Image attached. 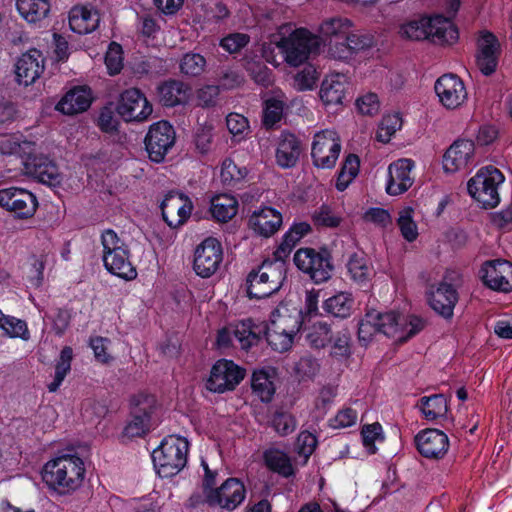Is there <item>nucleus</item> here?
<instances>
[{
  "label": "nucleus",
  "mask_w": 512,
  "mask_h": 512,
  "mask_svg": "<svg viewBox=\"0 0 512 512\" xmlns=\"http://www.w3.org/2000/svg\"><path fill=\"white\" fill-rule=\"evenodd\" d=\"M267 467L282 476L288 477L294 473V465L291 456L284 450H267L265 453Z\"/></svg>",
  "instance_id": "37998d69"
},
{
  "label": "nucleus",
  "mask_w": 512,
  "mask_h": 512,
  "mask_svg": "<svg viewBox=\"0 0 512 512\" xmlns=\"http://www.w3.org/2000/svg\"><path fill=\"white\" fill-rule=\"evenodd\" d=\"M73 351L71 347H64L61 350L55 367L54 379L48 384L49 392H56L71 369Z\"/></svg>",
  "instance_id": "de8ad7c7"
},
{
  "label": "nucleus",
  "mask_w": 512,
  "mask_h": 512,
  "mask_svg": "<svg viewBox=\"0 0 512 512\" xmlns=\"http://www.w3.org/2000/svg\"><path fill=\"white\" fill-rule=\"evenodd\" d=\"M459 33L454 23L441 15L431 17L430 39L437 44L452 45L458 41Z\"/></svg>",
  "instance_id": "f704fd0d"
},
{
  "label": "nucleus",
  "mask_w": 512,
  "mask_h": 512,
  "mask_svg": "<svg viewBox=\"0 0 512 512\" xmlns=\"http://www.w3.org/2000/svg\"><path fill=\"white\" fill-rule=\"evenodd\" d=\"M131 415L158 426L162 421V408L155 395L147 392H137L130 398Z\"/></svg>",
  "instance_id": "a878e982"
},
{
  "label": "nucleus",
  "mask_w": 512,
  "mask_h": 512,
  "mask_svg": "<svg viewBox=\"0 0 512 512\" xmlns=\"http://www.w3.org/2000/svg\"><path fill=\"white\" fill-rule=\"evenodd\" d=\"M300 143L295 135L282 133L276 149V162L283 168L293 167L300 156Z\"/></svg>",
  "instance_id": "473e14b6"
},
{
  "label": "nucleus",
  "mask_w": 512,
  "mask_h": 512,
  "mask_svg": "<svg viewBox=\"0 0 512 512\" xmlns=\"http://www.w3.org/2000/svg\"><path fill=\"white\" fill-rule=\"evenodd\" d=\"M116 112L125 122L141 123L150 118L153 107L139 89L129 88L119 95Z\"/></svg>",
  "instance_id": "6e6552de"
},
{
  "label": "nucleus",
  "mask_w": 512,
  "mask_h": 512,
  "mask_svg": "<svg viewBox=\"0 0 512 512\" xmlns=\"http://www.w3.org/2000/svg\"><path fill=\"white\" fill-rule=\"evenodd\" d=\"M296 334L290 332H282L281 330L266 327V339L268 344L278 352L288 351L294 341Z\"/></svg>",
  "instance_id": "864d4df0"
},
{
  "label": "nucleus",
  "mask_w": 512,
  "mask_h": 512,
  "mask_svg": "<svg viewBox=\"0 0 512 512\" xmlns=\"http://www.w3.org/2000/svg\"><path fill=\"white\" fill-rule=\"evenodd\" d=\"M34 150V144L28 141H20V138L14 135H4L0 137V153L3 155H19L21 162Z\"/></svg>",
  "instance_id": "c03bdc74"
},
{
  "label": "nucleus",
  "mask_w": 512,
  "mask_h": 512,
  "mask_svg": "<svg viewBox=\"0 0 512 512\" xmlns=\"http://www.w3.org/2000/svg\"><path fill=\"white\" fill-rule=\"evenodd\" d=\"M307 341L312 347H324L330 341V327L325 322L314 323L307 333Z\"/></svg>",
  "instance_id": "680f3d73"
},
{
  "label": "nucleus",
  "mask_w": 512,
  "mask_h": 512,
  "mask_svg": "<svg viewBox=\"0 0 512 512\" xmlns=\"http://www.w3.org/2000/svg\"><path fill=\"white\" fill-rule=\"evenodd\" d=\"M284 103L277 98H270L265 101L263 122L265 126L272 127L282 118Z\"/></svg>",
  "instance_id": "774afa93"
},
{
  "label": "nucleus",
  "mask_w": 512,
  "mask_h": 512,
  "mask_svg": "<svg viewBox=\"0 0 512 512\" xmlns=\"http://www.w3.org/2000/svg\"><path fill=\"white\" fill-rule=\"evenodd\" d=\"M475 164V145L471 140L454 141L445 151L442 166L445 173L469 170Z\"/></svg>",
  "instance_id": "4468645a"
},
{
  "label": "nucleus",
  "mask_w": 512,
  "mask_h": 512,
  "mask_svg": "<svg viewBox=\"0 0 512 512\" xmlns=\"http://www.w3.org/2000/svg\"><path fill=\"white\" fill-rule=\"evenodd\" d=\"M247 169L238 167L231 159H225L220 168V178L225 185H235L247 176Z\"/></svg>",
  "instance_id": "6e6d98bb"
},
{
  "label": "nucleus",
  "mask_w": 512,
  "mask_h": 512,
  "mask_svg": "<svg viewBox=\"0 0 512 512\" xmlns=\"http://www.w3.org/2000/svg\"><path fill=\"white\" fill-rule=\"evenodd\" d=\"M45 68V59L41 51L30 49L23 53L15 63L16 81L29 86L36 82Z\"/></svg>",
  "instance_id": "4be33fe9"
},
{
  "label": "nucleus",
  "mask_w": 512,
  "mask_h": 512,
  "mask_svg": "<svg viewBox=\"0 0 512 512\" xmlns=\"http://www.w3.org/2000/svg\"><path fill=\"white\" fill-rule=\"evenodd\" d=\"M360 161L358 156L349 154L341 167L336 181V188L344 191L359 173Z\"/></svg>",
  "instance_id": "09e8293b"
},
{
  "label": "nucleus",
  "mask_w": 512,
  "mask_h": 512,
  "mask_svg": "<svg viewBox=\"0 0 512 512\" xmlns=\"http://www.w3.org/2000/svg\"><path fill=\"white\" fill-rule=\"evenodd\" d=\"M348 77L342 73L327 75L322 81L319 96L322 103L327 107L342 105L348 89Z\"/></svg>",
  "instance_id": "b1692460"
},
{
  "label": "nucleus",
  "mask_w": 512,
  "mask_h": 512,
  "mask_svg": "<svg viewBox=\"0 0 512 512\" xmlns=\"http://www.w3.org/2000/svg\"><path fill=\"white\" fill-rule=\"evenodd\" d=\"M158 95L164 106L172 107L187 100L188 89L182 82L167 81L158 87Z\"/></svg>",
  "instance_id": "58836bf2"
},
{
  "label": "nucleus",
  "mask_w": 512,
  "mask_h": 512,
  "mask_svg": "<svg viewBox=\"0 0 512 512\" xmlns=\"http://www.w3.org/2000/svg\"><path fill=\"white\" fill-rule=\"evenodd\" d=\"M315 225L320 227L335 228L340 225L342 218L333 208L322 205L312 215Z\"/></svg>",
  "instance_id": "052dcab7"
},
{
  "label": "nucleus",
  "mask_w": 512,
  "mask_h": 512,
  "mask_svg": "<svg viewBox=\"0 0 512 512\" xmlns=\"http://www.w3.org/2000/svg\"><path fill=\"white\" fill-rule=\"evenodd\" d=\"M341 140L338 133L331 129L322 130L314 135L311 156L316 167L333 168L341 152Z\"/></svg>",
  "instance_id": "1a4fd4ad"
},
{
  "label": "nucleus",
  "mask_w": 512,
  "mask_h": 512,
  "mask_svg": "<svg viewBox=\"0 0 512 512\" xmlns=\"http://www.w3.org/2000/svg\"><path fill=\"white\" fill-rule=\"evenodd\" d=\"M223 261L221 243L213 237L203 240L195 249L193 269L202 278L213 276Z\"/></svg>",
  "instance_id": "ddd939ff"
},
{
  "label": "nucleus",
  "mask_w": 512,
  "mask_h": 512,
  "mask_svg": "<svg viewBox=\"0 0 512 512\" xmlns=\"http://www.w3.org/2000/svg\"><path fill=\"white\" fill-rule=\"evenodd\" d=\"M294 369L300 380H310L318 374L320 365L316 359L304 356L299 359Z\"/></svg>",
  "instance_id": "338daca9"
},
{
  "label": "nucleus",
  "mask_w": 512,
  "mask_h": 512,
  "mask_svg": "<svg viewBox=\"0 0 512 512\" xmlns=\"http://www.w3.org/2000/svg\"><path fill=\"white\" fill-rule=\"evenodd\" d=\"M176 134L167 121L153 123L145 136V148L150 160L160 163L175 144Z\"/></svg>",
  "instance_id": "9b49d317"
},
{
  "label": "nucleus",
  "mask_w": 512,
  "mask_h": 512,
  "mask_svg": "<svg viewBox=\"0 0 512 512\" xmlns=\"http://www.w3.org/2000/svg\"><path fill=\"white\" fill-rule=\"evenodd\" d=\"M482 279L488 287L501 292L512 290V263L506 260L486 262L481 269Z\"/></svg>",
  "instance_id": "5701e85b"
},
{
  "label": "nucleus",
  "mask_w": 512,
  "mask_h": 512,
  "mask_svg": "<svg viewBox=\"0 0 512 512\" xmlns=\"http://www.w3.org/2000/svg\"><path fill=\"white\" fill-rule=\"evenodd\" d=\"M355 300L351 293L340 291L327 298L322 305L323 310L330 316L345 319L352 315Z\"/></svg>",
  "instance_id": "c9c22d12"
},
{
  "label": "nucleus",
  "mask_w": 512,
  "mask_h": 512,
  "mask_svg": "<svg viewBox=\"0 0 512 512\" xmlns=\"http://www.w3.org/2000/svg\"><path fill=\"white\" fill-rule=\"evenodd\" d=\"M311 231V226L307 222L294 223L283 235L282 242L275 252V256H281L283 259L292 248Z\"/></svg>",
  "instance_id": "a19ab883"
},
{
  "label": "nucleus",
  "mask_w": 512,
  "mask_h": 512,
  "mask_svg": "<svg viewBox=\"0 0 512 512\" xmlns=\"http://www.w3.org/2000/svg\"><path fill=\"white\" fill-rule=\"evenodd\" d=\"M401 127L402 117L399 113L386 114L378 126L376 138L379 142L388 143Z\"/></svg>",
  "instance_id": "3c124183"
},
{
  "label": "nucleus",
  "mask_w": 512,
  "mask_h": 512,
  "mask_svg": "<svg viewBox=\"0 0 512 512\" xmlns=\"http://www.w3.org/2000/svg\"><path fill=\"white\" fill-rule=\"evenodd\" d=\"M275 371L273 369H259L253 372L251 387L259 399L270 402L275 394Z\"/></svg>",
  "instance_id": "e433bc0d"
},
{
  "label": "nucleus",
  "mask_w": 512,
  "mask_h": 512,
  "mask_svg": "<svg viewBox=\"0 0 512 512\" xmlns=\"http://www.w3.org/2000/svg\"><path fill=\"white\" fill-rule=\"evenodd\" d=\"M286 275V263L281 256L266 260L258 271L249 274L247 292L251 298L261 299L278 291Z\"/></svg>",
  "instance_id": "39448f33"
},
{
  "label": "nucleus",
  "mask_w": 512,
  "mask_h": 512,
  "mask_svg": "<svg viewBox=\"0 0 512 512\" xmlns=\"http://www.w3.org/2000/svg\"><path fill=\"white\" fill-rule=\"evenodd\" d=\"M191 200L182 193L170 192L161 203L163 219L172 228L183 225L192 212Z\"/></svg>",
  "instance_id": "a211bd4d"
},
{
  "label": "nucleus",
  "mask_w": 512,
  "mask_h": 512,
  "mask_svg": "<svg viewBox=\"0 0 512 512\" xmlns=\"http://www.w3.org/2000/svg\"><path fill=\"white\" fill-rule=\"evenodd\" d=\"M221 459V450H206L205 454L201 456V464L205 471L204 494L209 504L231 510L244 500L245 488L235 478H230L219 488H214L215 475Z\"/></svg>",
  "instance_id": "f257e3e1"
},
{
  "label": "nucleus",
  "mask_w": 512,
  "mask_h": 512,
  "mask_svg": "<svg viewBox=\"0 0 512 512\" xmlns=\"http://www.w3.org/2000/svg\"><path fill=\"white\" fill-rule=\"evenodd\" d=\"M271 44L280 50L288 65L298 67L319 48V38L306 28H295L286 23L272 35Z\"/></svg>",
  "instance_id": "7ed1b4c3"
},
{
  "label": "nucleus",
  "mask_w": 512,
  "mask_h": 512,
  "mask_svg": "<svg viewBox=\"0 0 512 512\" xmlns=\"http://www.w3.org/2000/svg\"><path fill=\"white\" fill-rule=\"evenodd\" d=\"M415 211L412 207H403L398 211L396 219L401 236L409 243L416 241L419 236L418 225L414 219Z\"/></svg>",
  "instance_id": "79ce46f5"
},
{
  "label": "nucleus",
  "mask_w": 512,
  "mask_h": 512,
  "mask_svg": "<svg viewBox=\"0 0 512 512\" xmlns=\"http://www.w3.org/2000/svg\"><path fill=\"white\" fill-rule=\"evenodd\" d=\"M101 244L105 269L125 281L136 279L138 273L131 261L129 247L114 230L107 229L102 233Z\"/></svg>",
  "instance_id": "20e7f679"
},
{
  "label": "nucleus",
  "mask_w": 512,
  "mask_h": 512,
  "mask_svg": "<svg viewBox=\"0 0 512 512\" xmlns=\"http://www.w3.org/2000/svg\"><path fill=\"white\" fill-rule=\"evenodd\" d=\"M362 443L366 447H374L376 445H384L386 434L379 422L365 424L361 428Z\"/></svg>",
  "instance_id": "bf43d9fd"
},
{
  "label": "nucleus",
  "mask_w": 512,
  "mask_h": 512,
  "mask_svg": "<svg viewBox=\"0 0 512 512\" xmlns=\"http://www.w3.org/2000/svg\"><path fill=\"white\" fill-rule=\"evenodd\" d=\"M42 480L52 494L71 495L84 483L86 465L76 455H66L48 461L42 469Z\"/></svg>",
  "instance_id": "f03ea898"
},
{
  "label": "nucleus",
  "mask_w": 512,
  "mask_h": 512,
  "mask_svg": "<svg viewBox=\"0 0 512 512\" xmlns=\"http://www.w3.org/2000/svg\"><path fill=\"white\" fill-rule=\"evenodd\" d=\"M0 206L21 218H29L36 212L38 202L30 191L10 187L0 190Z\"/></svg>",
  "instance_id": "2eb2a0df"
},
{
  "label": "nucleus",
  "mask_w": 512,
  "mask_h": 512,
  "mask_svg": "<svg viewBox=\"0 0 512 512\" xmlns=\"http://www.w3.org/2000/svg\"><path fill=\"white\" fill-rule=\"evenodd\" d=\"M457 299L456 290L451 285L443 283L431 292L429 304L435 312L449 318L453 315Z\"/></svg>",
  "instance_id": "7c9ffc66"
},
{
  "label": "nucleus",
  "mask_w": 512,
  "mask_h": 512,
  "mask_svg": "<svg viewBox=\"0 0 512 512\" xmlns=\"http://www.w3.org/2000/svg\"><path fill=\"white\" fill-rule=\"evenodd\" d=\"M226 125L233 137L238 140L245 138L250 132L248 119L239 113H230L226 117Z\"/></svg>",
  "instance_id": "69168bd1"
},
{
  "label": "nucleus",
  "mask_w": 512,
  "mask_h": 512,
  "mask_svg": "<svg viewBox=\"0 0 512 512\" xmlns=\"http://www.w3.org/2000/svg\"><path fill=\"white\" fill-rule=\"evenodd\" d=\"M505 177L494 166L480 168L467 182L469 195L483 208H495L500 203L499 189Z\"/></svg>",
  "instance_id": "423d86ee"
},
{
  "label": "nucleus",
  "mask_w": 512,
  "mask_h": 512,
  "mask_svg": "<svg viewBox=\"0 0 512 512\" xmlns=\"http://www.w3.org/2000/svg\"><path fill=\"white\" fill-rule=\"evenodd\" d=\"M303 323L302 311L295 306L280 304L271 313L268 327L297 334Z\"/></svg>",
  "instance_id": "cd10ccee"
},
{
  "label": "nucleus",
  "mask_w": 512,
  "mask_h": 512,
  "mask_svg": "<svg viewBox=\"0 0 512 512\" xmlns=\"http://www.w3.org/2000/svg\"><path fill=\"white\" fill-rule=\"evenodd\" d=\"M350 279L360 285H366L372 278V267L366 257L362 254H353L347 263Z\"/></svg>",
  "instance_id": "ea45409f"
},
{
  "label": "nucleus",
  "mask_w": 512,
  "mask_h": 512,
  "mask_svg": "<svg viewBox=\"0 0 512 512\" xmlns=\"http://www.w3.org/2000/svg\"><path fill=\"white\" fill-rule=\"evenodd\" d=\"M353 27L354 23L346 17L334 16L324 19L318 27L319 45L321 40L345 39Z\"/></svg>",
  "instance_id": "72a5a7b5"
},
{
  "label": "nucleus",
  "mask_w": 512,
  "mask_h": 512,
  "mask_svg": "<svg viewBox=\"0 0 512 512\" xmlns=\"http://www.w3.org/2000/svg\"><path fill=\"white\" fill-rule=\"evenodd\" d=\"M431 17L419 15L405 20L398 27V36L409 41L430 39Z\"/></svg>",
  "instance_id": "2f4dec72"
},
{
  "label": "nucleus",
  "mask_w": 512,
  "mask_h": 512,
  "mask_svg": "<svg viewBox=\"0 0 512 512\" xmlns=\"http://www.w3.org/2000/svg\"><path fill=\"white\" fill-rule=\"evenodd\" d=\"M345 40H347L353 54L358 51L366 50L374 45V37L372 34L355 30L354 27L348 32Z\"/></svg>",
  "instance_id": "e2e57ef3"
},
{
  "label": "nucleus",
  "mask_w": 512,
  "mask_h": 512,
  "mask_svg": "<svg viewBox=\"0 0 512 512\" xmlns=\"http://www.w3.org/2000/svg\"><path fill=\"white\" fill-rule=\"evenodd\" d=\"M294 263L316 284L324 283L331 278L333 265L327 254L311 248H302L295 253Z\"/></svg>",
  "instance_id": "9d476101"
},
{
  "label": "nucleus",
  "mask_w": 512,
  "mask_h": 512,
  "mask_svg": "<svg viewBox=\"0 0 512 512\" xmlns=\"http://www.w3.org/2000/svg\"><path fill=\"white\" fill-rule=\"evenodd\" d=\"M206 67V59L198 53H187L180 61V70L187 76H199Z\"/></svg>",
  "instance_id": "4d7b16f0"
},
{
  "label": "nucleus",
  "mask_w": 512,
  "mask_h": 512,
  "mask_svg": "<svg viewBox=\"0 0 512 512\" xmlns=\"http://www.w3.org/2000/svg\"><path fill=\"white\" fill-rule=\"evenodd\" d=\"M152 461L161 477L179 473L187 462V450H152Z\"/></svg>",
  "instance_id": "393cba45"
},
{
  "label": "nucleus",
  "mask_w": 512,
  "mask_h": 512,
  "mask_svg": "<svg viewBox=\"0 0 512 512\" xmlns=\"http://www.w3.org/2000/svg\"><path fill=\"white\" fill-rule=\"evenodd\" d=\"M377 322L380 332L393 338L396 342L408 340L423 328V322L420 318L394 312H379Z\"/></svg>",
  "instance_id": "0eeeda50"
},
{
  "label": "nucleus",
  "mask_w": 512,
  "mask_h": 512,
  "mask_svg": "<svg viewBox=\"0 0 512 512\" xmlns=\"http://www.w3.org/2000/svg\"><path fill=\"white\" fill-rule=\"evenodd\" d=\"M417 448H445L449 445L448 436L438 429H425L415 437Z\"/></svg>",
  "instance_id": "8fccbe9b"
},
{
  "label": "nucleus",
  "mask_w": 512,
  "mask_h": 512,
  "mask_svg": "<svg viewBox=\"0 0 512 512\" xmlns=\"http://www.w3.org/2000/svg\"><path fill=\"white\" fill-rule=\"evenodd\" d=\"M92 100V91L89 87L76 86L60 99L55 109L64 115H75L86 111Z\"/></svg>",
  "instance_id": "bb28decb"
},
{
  "label": "nucleus",
  "mask_w": 512,
  "mask_h": 512,
  "mask_svg": "<svg viewBox=\"0 0 512 512\" xmlns=\"http://www.w3.org/2000/svg\"><path fill=\"white\" fill-rule=\"evenodd\" d=\"M434 88L439 102L447 109H457L467 100L465 84L454 74L439 77Z\"/></svg>",
  "instance_id": "dca6fc26"
},
{
  "label": "nucleus",
  "mask_w": 512,
  "mask_h": 512,
  "mask_svg": "<svg viewBox=\"0 0 512 512\" xmlns=\"http://www.w3.org/2000/svg\"><path fill=\"white\" fill-rule=\"evenodd\" d=\"M20 17L30 25H40L50 14V0H15Z\"/></svg>",
  "instance_id": "c756f323"
},
{
  "label": "nucleus",
  "mask_w": 512,
  "mask_h": 512,
  "mask_svg": "<svg viewBox=\"0 0 512 512\" xmlns=\"http://www.w3.org/2000/svg\"><path fill=\"white\" fill-rule=\"evenodd\" d=\"M245 373V370L233 361L220 359L212 366L206 387L215 393L232 391L244 379Z\"/></svg>",
  "instance_id": "f8f14e48"
},
{
  "label": "nucleus",
  "mask_w": 512,
  "mask_h": 512,
  "mask_svg": "<svg viewBox=\"0 0 512 512\" xmlns=\"http://www.w3.org/2000/svg\"><path fill=\"white\" fill-rule=\"evenodd\" d=\"M238 209L236 198L229 194H219L212 198L210 211L212 216L221 222H227L232 219Z\"/></svg>",
  "instance_id": "4c0bfd02"
},
{
  "label": "nucleus",
  "mask_w": 512,
  "mask_h": 512,
  "mask_svg": "<svg viewBox=\"0 0 512 512\" xmlns=\"http://www.w3.org/2000/svg\"><path fill=\"white\" fill-rule=\"evenodd\" d=\"M123 50L120 44L110 43L105 55V65L110 75L120 73L123 68Z\"/></svg>",
  "instance_id": "0e129e2a"
},
{
  "label": "nucleus",
  "mask_w": 512,
  "mask_h": 512,
  "mask_svg": "<svg viewBox=\"0 0 512 512\" xmlns=\"http://www.w3.org/2000/svg\"><path fill=\"white\" fill-rule=\"evenodd\" d=\"M155 427L156 426L150 423L148 420H143L136 415L130 414V420L123 430L122 437L126 440L142 438Z\"/></svg>",
  "instance_id": "603ef678"
},
{
  "label": "nucleus",
  "mask_w": 512,
  "mask_h": 512,
  "mask_svg": "<svg viewBox=\"0 0 512 512\" xmlns=\"http://www.w3.org/2000/svg\"><path fill=\"white\" fill-rule=\"evenodd\" d=\"M501 46L498 38L491 32L483 30L477 39V66L484 75L492 74L497 67Z\"/></svg>",
  "instance_id": "6ab92c4d"
},
{
  "label": "nucleus",
  "mask_w": 512,
  "mask_h": 512,
  "mask_svg": "<svg viewBox=\"0 0 512 512\" xmlns=\"http://www.w3.org/2000/svg\"><path fill=\"white\" fill-rule=\"evenodd\" d=\"M0 329L10 338H20L27 341L30 338L27 323L14 316L5 315L0 310Z\"/></svg>",
  "instance_id": "a18cd8bd"
},
{
  "label": "nucleus",
  "mask_w": 512,
  "mask_h": 512,
  "mask_svg": "<svg viewBox=\"0 0 512 512\" xmlns=\"http://www.w3.org/2000/svg\"><path fill=\"white\" fill-rule=\"evenodd\" d=\"M248 224L256 235L269 238L281 229L283 215L271 206H261L252 212Z\"/></svg>",
  "instance_id": "412c9836"
},
{
  "label": "nucleus",
  "mask_w": 512,
  "mask_h": 512,
  "mask_svg": "<svg viewBox=\"0 0 512 512\" xmlns=\"http://www.w3.org/2000/svg\"><path fill=\"white\" fill-rule=\"evenodd\" d=\"M379 312L372 310L366 313L365 317L361 320L358 329L359 340L368 343L372 340L379 330L378 321Z\"/></svg>",
  "instance_id": "5fc2aeb1"
},
{
  "label": "nucleus",
  "mask_w": 512,
  "mask_h": 512,
  "mask_svg": "<svg viewBox=\"0 0 512 512\" xmlns=\"http://www.w3.org/2000/svg\"><path fill=\"white\" fill-rule=\"evenodd\" d=\"M23 166L26 174L43 184L56 186L61 182V174L56 164L46 156L37 154L35 146L23 159Z\"/></svg>",
  "instance_id": "f3484780"
},
{
  "label": "nucleus",
  "mask_w": 512,
  "mask_h": 512,
  "mask_svg": "<svg viewBox=\"0 0 512 512\" xmlns=\"http://www.w3.org/2000/svg\"><path fill=\"white\" fill-rule=\"evenodd\" d=\"M415 167L411 159L402 158L388 166L386 192L391 196H398L406 192L414 182L412 171Z\"/></svg>",
  "instance_id": "aec40b11"
},
{
  "label": "nucleus",
  "mask_w": 512,
  "mask_h": 512,
  "mask_svg": "<svg viewBox=\"0 0 512 512\" xmlns=\"http://www.w3.org/2000/svg\"><path fill=\"white\" fill-rule=\"evenodd\" d=\"M69 26L78 34H88L97 29L100 23V14L91 5H76L69 11Z\"/></svg>",
  "instance_id": "c85d7f7f"
},
{
  "label": "nucleus",
  "mask_w": 512,
  "mask_h": 512,
  "mask_svg": "<svg viewBox=\"0 0 512 512\" xmlns=\"http://www.w3.org/2000/svg\"><path fill=\"white\" fill-rule=\"evenodd\" d=\"M235 340L241 348L248 349L259 340L258 334L252 330L250 321H243L231 328Z\"/></svg>",
  "instance_id": "13d9d810"
},
{
  "label": "nucleus",
  "mask_w": 512,
  "mask_h": 512,
  "mask_svg": "<svg viewBox=\"0 0 512 512\" xmlns=\"http://www.w3.org/2000/svg\"><path fill=\"white\" fill-rule=\"evenodd\" d=\"M420 408L426 419L434 420L446 415L448 405L446 398L442 394H437L421 398Z\"/></svg>",
  "instance_id": "49530a36"
}]
</instances>
